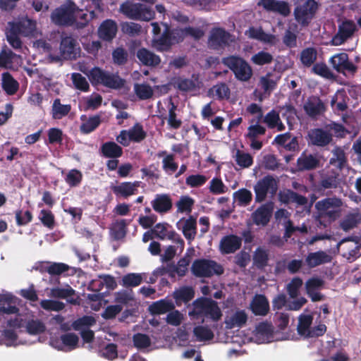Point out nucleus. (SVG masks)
<instances>
[{"label": "nucleus", "mask_w": 361, "mask_h": 361, "mask_svg": "<svg viewBox=\"0 0 361 361\" xmlns=\"http://www.w3.org/2000/svg\"><path fill=\"white\" fill-rule=\"evenodd\" d=\"M343 200L336 196L328 197L315 203V220L319 228H325L338 219L342 212Z\"/></svg>", "instance_id": "obj_1"}, {"label": "nucleus", "mask_w": 361, "mask_h": 361, "mask_svg": "<svg viewBox=\"0 0 361 361\" xmlns=\"http://www.w3.org/2000/svg\"><path fill=\"white\" fill-rule=\"evenodd\" d=\"M192 309L188 315L192 319H202L201 323L204 322V317H209L214 322H218L222 317L221 309L217 302L211 298L201 297L195 300L192 303Z\"/></svg>", "instance_id": "obj_2"}, {"label": "nucleus", "mask_w": 361, "mask_h": 361, "mask_svg": "<svg viewBox=\"0 0 361 361\" xmlns=\"http://www.w3.org/2000/svg\"><path fill=\"white\" fill-rule=\"evenodd\" d=\"M87 76L92 85H102L111 89H120L125 83L118 74L109 73L99 67L92 68Z\"/></svg>", "instance_id": "obj_3"}, {"label": "nucleus", "mask_w": 361, "mask_h": 361, "mask_svg": "<svg viewBox=\"0 0 361 361\" xmlns=\"http://www.w3.org/2000/svg\"><path fill=\"white\" fill-rule=\"evenodd\" d=\"M224 269L221 264L209 259H197L191 266L192 274L197 278H211L214 275L220 276Z\"/></svg>", "instance_id": "obj_4"}, {"label": "nucleus", "mask_w": 361, "mask_h": 361, "mask_svg": "<svg viewBox=\"0 0 361 361\" xmlns=\"http://www.w3.org/2000/svg\"><path fill=\"white\" fill-rule=\"evenodd\" d=\"M78 10V6L68 0L51 12V22L59 26H73L75 23V14Z\"/></svg>", "instance_id": "obj_5"}, {"label": "nucleus", "mask_w": 361, "mask_h": 361, "mask_svg": "<svg viewBox=\"0 0 361 361\" xmlns=\"http://www.w3.org/2000/svg\"><path fill=\"white\" fill-rule=\"evenodd\" d=\"M222 63L229 68L238 80L246 82L252 76L251 66L243 58L235 56L224 57Z\"/></svg>", "instance_id": "obj_6"}, {"label": "nucleus", "mask_w": 361, "mask_h": 361, "mask_svg": "<svg viewBox=\"0 0 361 361\" xmlns=\"http://www.w3.org/2000/svg\"><path fill=\"white\" fill-rule=\"evenodd\" d=\"M120 12L133 20L149 21L154 18V12L149 7L138 3L126 1L122 4Z\"/></svg>", "instance_id": "obj_7"}, {"label": "nucleus", "mask_w": 361, "mask_h": 361, "mask_svg": "<svg viewBox=\"0 0 361 361\" xmlns=\"http://www.w3.org/2000/svg\"><path fill=\"white\" fill-rule=\"evenodd\" d=\"M278 190V180L272 176L267 175L259 180L254 186L255 192V202H263L268 192L274 195Z\"/></svg>", "instance_id": "obj_8"}, {"label": "nucleus", "mask_w": 361, "mask_h": 361, "mask_svg": "<svg viewBox=\"0 0 361 361\" xmlns=\"http://www.w3.org/2000/svg\"><path fill=\"white\" fill-rule=\"evenodd\" d=\"M47 52L51 62H59L63 60H73L78 56L76 47H42Z\"/></svg>", "instance_id": "obj_9"}, {"label": "nucleus", "mask_w": 361, "mask_h": 361, "mask_svg": "<svg viewBox=\"0 0 361 361\" xmlns=\"http://www.w3.org/2000/svg\"><path fill=\"white\" fill-rule=\"evenodd\" d=\"M317 4L314 0H307L303 5L294 11L296 20L303 25H307L317 10Z\"/></svg>", "instance_id": "obj_10"}, {"label": "nucleus", "mask_w": 361, "mask_h": 361, "mask_svg": "<svg viewBox=\"0 0 361 361\" xmlns=\"http://www.w3.org/2000/svg\"><path fill=\"white\" fill-rule=\"evenodd\" d=\"M273 209V204L271 202L259 206L251 214L253 224L258 226H267L272 216Z\"/></svg>", "instance_id": "obj_11"}, {"label": "nucleus", "mask_w": 361, "mask_h": 361, "mask_svg": "<svg viewBox=\"0 0 361 361\" xmlns=\"http://www.w3.org/2000/svg\"><path fill=\"white\" fill-rule=\"evenodd\" d=\"M330 63L332 67L338 73H354L357 71L356 66L349 61L348 56L345 53L334 55L331 58Z\"/></svg>", "instance_id": "obj_12"}, {"label": "nucleus", "mask_w": 361, "mask_h": 361, "mask_svg": "<svg viewBox=\"0 0 361 361\" xmlns=\"http://www.w3.org/2000/svg\"><path fill=\"white\" fill-rule=\"evenodd\" d=\"M140 181H126L120 183L118 185H111L110 188L116 197L128 199L129 197L137 192V188L140 187Z\"/></svg>", "instance_id": "obj_13"}, {"label": "nucleus", "mask_w": 361, "mask_h": 361, "mask_svg": "<svg viewBox=\"0 0 361 361\" xmlns=\"http://www.w3.org/2000/svg\"><path fill=\"white\" fill-rule=\"evenodd\" d=\"M305 113L311 118H316L326 111L324 103L319 97H310L304 104Z\"/></svg>", "instance_id": "obj_14"}, {"label": "nucleus", "mask_w": 361, "mask_h": 361, "mask_svg": "<svg viewBox=\"0 0 361 361\" xmlns=\"http://www.w3.org/2000/svg\"><path fill=\"white\" fill-rule=\"evenodd\" d=\"M242 245V239L236 235H227L224 236L219 244V248L222 254L234 253Z\"/></svg>", "instance_id": "obj_15"}, {"label": "nucleus", "mask_w": 361, "mask_h": 361, "mask_svg": "<svg viewBox=\"0 0 361 361\" xmlns=\"http://www.w3.org/2000/svg\"><path fill=\"white\" fill-rule=\"evenodd\" d=\"M164 37L161 43L158 45H174L183 42L185 37L184 29L171 30L166 24H164Z\"/></svg>", "instance_id": "obj_16"}, {"label": "nucleus", "mask_w": 361, "mask_h": 361, "mask_svg": "<svg viewBox=\"0 0 361 361\" xmlns=\"http://www.w3.org/2000/svg\"><path fill=\"white\" fill-rule=\"evenodd\" d=\"M153 209L159 214L169 212L173 207L172 199L168 194H157L151 202Z\"/></svg>", "instance_id": "obj_17"}, {"label": "nucleus", "mask_w": 361, "mask_h": 361, "mask_svg": "<svg viewBox=\"0 0 361 361\" xmlns=\"http://www.w3.org/2000/svg\"><path fill=\"white\" fill-rule=\"evenodd\" d=\"M310 141L312 145L325 147L332 140L331 134L322 128H315L309 133Z\"/></svg>", "instance_id": "obj_18"}, {"label": "nucleus", "mask_w": 361, "mask_h": 361, "mask_svg": "<svg viewBox=\"0 0 361 361\" xmlns=\"http://www.w3.org/2000/svg\"><path fill=\"white\" fill-rule=\"evenodd\" d=\"M355 30L356 25L353 21H344L339 26L338 32L333 39L334 44L337 45L344 43L347 39L352 37Z\"/></svg>", "instance_id": "obj_19"}, {"label": "nucleus", "mask_w": 361, "mask_h": 361, "mask_svg": "<svg viewBox=\"0 0 361 361\" xmlns=\"http://www.w3.org/2000/svg\"><path fill=\"white\" fill-rule=\"evenodd\" d=\"M332 257L325 251L319 250L310 252L306 256L305 263L310 269L331 262Z\"/></svg>", "instance_id": "obj_20"}, {"label": "nucleus", "mask_w": 361, "mask_h": 361, "mask_svg": "<svg viewBox=\"0 0 361 361\" xmlns=\"http://www.w3.org/2000/svg\"><path fill=\"white\" fill-rule=\"evenodd\" d=\"M250 310L257 316H266L269 311V303L264 295H256L250 303Z\"/></svg>", "instance_id": "obj_21"}, {"label": "nucleus", "mask_w": 361, "mask_h": 361, "mask_svg": "<svg viewBox=\"0 0 361 361\" xmlns=\"http://www.w3.org/2000/svg\"><path fill=\"white\" fill-rule=\"evenodd\" d=\"M232 42V36L222 28H214L210 31L209 42L212 45H228Z\"/></svg>", "instance_id": "obj_22"}, {"label": "nucleus", "mask_w": 361, "mask_h": 361, "mask_svg": "<svg viewBox=\"0 0 361 361\" xmlns=\"http://www.w3.org/2000/svg\"><path fill=\"white\" fill-rule=\"evenodd\" d=\"M117 25L113 20H104L99 27L98 35L99 37L107 42H110L115 37L117 32Z\"/></svg>", "instance_id": "obj_23"}, {"label": "nucleus", "mask_w": 361, "mask_h": 361, "mask_svg": "<svg viewBox=\"0 0 361 361\" xmlns=\"http://www.w3.org/2000/svg\"><path fill=\"white\" fill-rule=\"evenodd\" d=\"M319 166V159L312 154L302 153L297 159V167L300 171L314 170Z\"/></svg>", "instance_id": "obj_24"}, {"label": "nucleus", "mask_w": 361, "mask_h": 361, "mask_svg": "<svg viewBox=\"0 0 361 361\" xmlns=\"http://www.w3.org/2000/svg\"><path fill=\"white\" fill-rule=\"evenodd\" d=\"M99 150L102 157L109 159H118L123 154V148L113 141L103 143Z\"/></svg>", "instance_id": "obj_25"}, {"label": "nucleus", "mask_w": 361, "mask_h": 361, "mask_svg": "<svg viewBox=\"0 0 361 361\" xmlns=\"http://www.w3.org/2000/svg\"><path fill=\"white\" fill-rule=\"evenodd\" d=\"M339 173L335 171L323 174L319 181L320 189H336L340 184Z\"/></svg>", "instance_id": "obj_26"}, {"label": "nucleus", "mask_w": 361, "mask_h": 361, "mask_svg": "<svg viewBox=\"0 0 361 361\" xmlns=\"http://www.w3.org/2000/svg\"><path fill=\"white\" fill-rule=\"evenodd\" d=\"M75 294V290L70 286L67 288H54L51 289V296L54 298L67 299V302L71 305H78V297L76 298H71Z\"/></svg>", "instance_id": "obj_27"}, {"label": "nucleus", "mask_w": 361, "mask_h": 361, "mask_svg": "<svg viewBox=\"0 0 361 361\" xmlns=\"http://www.w3.org/2000/svg\"><path fill=\"white\" fill-rule=\"evenodd\" d=\"M247 319V314L245 310H237L233 315L225 319L226 329L241 328L246 324Z\"/></svg>", "instance_id": "obj_28"}, {"label": "nucleus", "mask_w": 361, "mask_h": 361, "mask_svg": "<svg viewBox=\"0 0 361 361\" xmlns=\"http://www.w3.org/2000/svg\"><path fill=\"white\" fill-rule=\"evenodd\" d=\"M258 5L263 6V8L267 11L279 12L283 16H287L290 13V8L288 4L283 1L260 0Z\"/></svg>", "instance_id": "obj_29"}, {"label": "nucleus", "mask_w": 361, "mask_h": 361, "mask_svg": "<svg viewBox=\"0 0 361 361\" xmlns=\"http://www.w3.org/2000/svg\"><path fill=\"white\" fill-rule=\"evenodd\" d=\"M80 119L82 121L80 126V130L83 134H89L95 130L100 125L102 120L100 115H94L87 118L85 115H82Z\"/></svg>", "instance_id": "obj_30"}, {"label": "nucleus", "mask_w": 361, "mask_h": 361, "mask_svg": "<svg viewBox=\"0 0 361 361\" xmlns=\"http://www.w3.org/2000/svg\"><path fill=\"white\" fill-rule=\"evenodd\" d=\"M176 303L178 306L181 303H187L195 297V290L191 286H183L176 290L173 294Z\"/></svg>", "instance_id": "obj_31"}, {"label": "nucleus", "mask_w": 361, "mask_h": 361, "mask_svg": "<svg viewBox=\"0 0 361 361\" xmlns=\"http://www.w3.org/2000/svg\"><path fill=\"white\" fill-rule=\"evenodd\" d=\"M1 87L8 95H13L19 89V83L10 73L5 72L2 73Z\"/></svg>", "instance_id": "obj_32"}, {"label": "nucleus", "mask_w": 361, "mask_h": 361, "mask_svg": "<svg viewBox=\"0 0 361 361\" xmlns=\"http://www.w3.org/2000/svg\"><path fill=\"white\" fill-rule=\"evenodd\" d=\"M22 60L21 56L10 49H3L0 52V67L9 68L15 63H18Z\"/></svg>", "instance_id": "obj_33"}, {"label": "nucleus", "mask_w": 361, "mask_h": 361, "mask_svg": "<svg viewBox=\"0 0 361 361\" xmlns=\"http://www.w3.org/2000/svg\"><path fill=\"white\" fill-rule=\"evenodd\" d=\"M177 109L178 106L173 103L172 99H170L169 104V114L164 118L167 120L169 128L174 130L179 129L183 123L181 119L178 117L176 114Z\"/></svg>", "instance_id": "obj_34"}, {"label": "nucleus", "mask_w": 361, "mask_h": 361, "mask_svg": "<svg viewBox=\"0 0 361 361\" xmlns=\"http://www.w3.org/2000/svg\"><path fill=\"white\" fill-rule=\"evenodd\" d=\"M137 56L140 62L145 66H156L161 62V59L159 56L145 48L138 50Z\"/></svg>", "instance_id": "obj_35"}, {"label": "nucleus", "mask_w": 361, "mask_h": 361, "mask_svg": "<svg viewBox=\"0 0 361 361\" xmlns=\"http://www.w3.org/2000/svg\"><path fill=\"white\" fill-rule=\"evenodd\" d=\"M171 84L175 89L183 92H190L196 87L194 80L180 76L172 78Z\"/></svg>", "instance_id": "obj_36"}, {"label": "nucleus", "mask_w": 361, "mask_h": 361, "mask_svg": "<svg viewBox=\"0 0 361 361\" xmlns=\"http://www.w3.org/2000/svg\"><path fill=\"white\" fill-rule=\"evenodd\" d=\"M174 308L175 306L171 301L160 300L150 305L149 310L152 314H161L172 311Z\"/></svg>", "instance_id": "obj_37"}, {"label": "nucleus", "mask_w": 361, "mask_h": 361, "mask_svg": "<svg viewBox=\"0 0 361 361\" xmlns=\"http://www.w3.org/2000/svg\"><path fill=\"white\" fill-rule=\"evenodd\" d=\"M114 302L123 306H133L135 303L134 293L132 290H123L114 293Z\"/></svg>", "instance_id": "obj_38"}, {"label": "nucleus", "mask_w": 361, "mask_h": 361, "mask_svg": "<svg viewBox=\"0 0 361 361\" xmlns=\"http://www.w3.org/2000/svg\"><path fill=\"white\" fill-rule=\"evenodd\" d=\"M281 199L284 203H295L299 206H304L307 203L306 197L291 190L281 194Z\"/></svg>", "instance_id": "obj_39"}, {"label": "nucleus", "mask_w": 361, "mask_h": 361, "mask_svg": "<svg viewBox=\"0 0 361 361\" xmlns=\"http://www.w3.org/2000/svg\"><path fill=\"white\" fill-rule=\"evenodd\" d=\"M71 110V104H62L61 103V99L59 98H56L54 100L52 104V118L57 120L61 119L66 116L70 113Z\"/></svg>", "instance_id": "obj_40"}, {"label": "nucleus", "mask_w": 361, "mask_h": 361, "mask_svg": "<svg viewBox=\"0 0 361 361\" xmlns=\"http://www.w3.org/2000/svg\"><path fill=\"white\" fill-rule=\"evenodd\" d=\"M128 222L126 219H120L112 224L111 231L115 240H121L127 234Z\"/></svg>", "instance_id": "obj_41"}, {"label": "nucleus", "mask_w": 361, "mask_h": 361, "mask_svg": "<svg viewBox=\"0 0 361 361\" xmlns=\"http://www.w3.org/2000/svg\"><path fill=\"white\" fill-rule=\"evenodd\" d=\"M16 29L23 36L32 35L36 28V23L29 18H22L17 23H14Z\"/></svg>", "instance_id": "obj_42"}, {"label": "nucleus", "mask_w": 361, "mask_h": 361, "mask_svg": "<svg viewBox=\"0 0 361 361\" xmlns=\"http://www.w3.org/2000/svg\"><path fill=\"white\" fill-rule=\"evenodd\" d=\"M269 259L267 250L259 247L254 252L253 263L257 269H262L265 268L268 265Z\"/></svg>", "instance_id": "obj_43"}, {"label": "nucleus", "mask_w": 361, "mask_h": 361, "mask_svg": "<svg viewBox=\"0 0 361 361\" xmlns=\"http://www.w3.org/2000/svg\"><path fill=\"white\" fill-rule=\"evenodd\" d=\"M233 197L238 205L241 207L249 205L252 200V192L246 188H240L235 191L233 192Z\"/></svg>", "instance_id": "obj_44"}, {"label": "nucleus", "mask_w": 361, "mask_h": 361, "mask_svg": "<svg viewBox=\"0 0 361 361\" xmlns=\"http://www.w3.org/2000/svg\"><path fill=\"white\" fill-rule=\"evenodd\" d=\"M317 51L312 47H307L300 54L301 63L306 67L311 66L317 59Z\"/></svg>", "instance_id": "obj_45"}, {"label": "nucleus", "mask_w": 361, "mask_h": 361, "mask_svg": "<svg viewBox=\"0 0 361 361\" xmlns=\"http://www.w3.org/2000/svg\"><path fill=\"white\" fill-rule=\"evenodd\" d=\"M128 132L129 139L134 142H140L147 136V133L140 123H136Z\"/></svg>", "instance_id": "obj_46"}, {"label": "nucleus", "mask_w": 361, "mask_h": 361, "mask_svg": "<svg viewBox=\"0 0 361 361\" xmlns=\"http://www.w3.org/2000/svg\"><path fill=\"white\" fill-rule=\"evenodd\" d=\"M313 321V316L311 314H301L298 318V324L297 327L300 335L307 336L310 330V326Z\"/></svg>", "instance_id": "obj_47"}, {"label": "nucleus", "mask_w": 361, "mask_h": 361, "mask_svg": "<svg viewBox=\"0 0 361 361\" xmlns=\"http://www.w3.org/2000/svg\"><path fill=\"white\" fill-rule=\"evenodd\" d=\"M193 334L197 341H207L214 338L213 331L209 327L202 325L194 327Z\"/></svg>", "instance_id": "obj_48"}, {"label": "nucleus", "mask_w": 361, "mask_h": 361, "mask_svg": "<svg viewBox=\"0 0 361 361\" xmlns=\"http://www.w3.org/2000/svg\"><path fill=\"white\" fill-rule=\"evenodd\" d=\"M134 91L137 97L141 100L150 99L153 96V90L147 84H135Z\"/></svg>", "instance_id": "obj_49"}, {"label": "nucleus", "mask_w": 361, "mask_h": 361, "mask_svg": "<svg viewBox=\"0 0 361 361\" xmlns=\"http://www.w3.org/2000/svg\"><path fill=\"white\" fill-rule=\"evenodd\" d=\"M302 280L300 277H294L286 286V290L291 298H296L302 286Z\"/></svg>", "instance_id": "obj_50"}, {"label": "nucleus", "mask_w": 361, "mask_h": 361, "mask_svg": "<svg viewBox=\"0 0 361 361\" xmlns=\"http://www.w3.org/2000/svg\"><path fill=\"white\" fill-rule=\"evenodd\" d=\"M196 219L191 216L185 221L183 233L187 239H193L195 238L196 235Z\"/></svg>", "instance_id": "obj_51"}, {"label": "nucleus", "mask_w": 361, "mask_h": 361, "mask_svg": "<svg viewBox=\"0 0 361 361\" xmlns=\"http://www.w3.org/2000/svg\"><path fill=\"white\" fill-rule=\"evenodd\" d=\"M46 330L45 325L39 319H31L27 322L26 331L30 335H38Z\"/></svg>", "instance_id": "obj_52"}, {"label": "nucleus", "mask_w": 361, "mask_h": 361, "mask_svg": "<svg viewBox=\"0 0 361 361\" xmlns=\"http://www.w3.org/2000/svg\"><path fill=\"white\" fill-rule=\"evenodd\" d=\"M274 60V56L269 52L260 51L254 54L252 58V62L257 66H263L271 63Z\"/></svg>", "instance_id": "obj_53"}, {"label": "nucleus", "mask_w": 361, "mask_h": 361, "mask_svg": "<svg viewBox=\"0 0 361 361\" xmlns=\"http://www.w3.org/2000/svg\"><path fill=\"white\" fill-rule=\"evenodd\" d=\"M121 30L123 33L130 37H135L142 32V26L135 23L126 22L121 24Z\"/></svg>", "instance_id": "obj_54"}, {"label": "nucleus", "mask_w": 361, "mask_h": 361, "mask_svg": "<svg viewBox=\"0 0 361 361\" xmlns=\"http://www.w3.org/2000/svg\"><path fill=\"white\" fill-rule=\"evenodd\" d=\"M195 200L190 196H182L176 202L178 212L180 213H190L194 205Z\"/></svg>", "instance_id": "obj_55"}, {"label": "nucleus", "mask_w": 361, "mask_h": 361, "mask_svg": "<svg viewBox=\"0 0 361 361\" xmlns=\"http://www.w3.org/2000/svg\"><path fill=\"white\" fill-rule=\"evenodd\" d=\"M360 220L358 214H350L341 221V227L345 231H348L357 226Z\"/></svg>", "instance_id": "obj_56"}, {"label": "nucleus", "mask_w": 361, "mask_h": 361, "mask_svg": "<svg viewBox=\"0 0 361 361\" xmlns=\"http://www.w3.org/2000/svg\"><path fill=\"white\" fill-rule=\"evenodd\" d=\"M235 161L241 168H249L253 164V158L249 153L237 150L235 154Z\"/></svg>", "instance_id": "obj_57"}, {"label": "nucleus", "mask_w": 361, "mask_h": 361, "mask_svg": "<svg viewBox=\"0 0 361 361\" xmlns=\"http://www.w3.org/2000/svg\"><path fill=\"white\" fill-rule=\"evenodd\" d=\"M71 79L75 87L82 92H88L90 85L86 78L79 73H73Z\"/></svg>", "instance_id": "obj_58"}, {"label": "nucleus", "mask_w": 361, "mask_h": 361, "mask_svg": "<svg viewBox=\"0 0 361 361\" xmlns=\"http://www.w3.org/2000/svg\"><path fill=\"white\" fill-rule=\"evenodd\" d=\"M39 219L42 224L49 229H53L55 226V216L50 210L42 209L39 213Z\"/></svg>", "instance_id": "obj_59"}, {"label": "nucleus", "mask_w": 361, "mask_h": 361, "mask_svg": "<svg viewBox=\"0 0 361 361\" xmlns=\"http://www.w3.org/2000/svg\"><path fill=\"white\" fill-rule=\"evenodd\" d=\"M95 323V319L91 316H83L76 320L72 324L71 326L73 329L75 331L84 330L85 327H90Z\"/></svg>", "instance_id": "obj_60"}, {"label": "nucleus", "mask_w": 361, "mask_h": 361, "mask_svg": "<svg viewBox=\"0 0 361 361\" xmlns=\"http://www.w3.org/2000/svg\"><path fill=\"white\" fill-rule=\"evenodd\" d=\"M60 340L63 345L68 347L70 350H73L78 347L79 338L74 333H67L62 334Z\"/></svg>", "instance_id": "obj_61"}, {"label": "nucleus", "mask_w": 361, "mask_h": 361, "mask_svg": "<svg viewBox=\"0 0 361 361\" xmlns=\"http://www.w3.org/2000/svg\"><path fill=\"white\" fill-rule=\"evenodd\" d=\"M82 180V174L78 169H71L69 171L65 180L70 187L78 186Z\"/></svg>", "instance_id": "obj_62"}, {"label": "nucleus", "mask_w": 361, "mask_h": 361, "mask_svg": "<svg viewBox=\"0 0 361 361\" xmlns=\"http://www.w3.org/2000/svg\"><path fill=\"white\" fill-rule=\"evenodd\" d=\"M212 90L214 92V96L219 100L228 99L230 97V89L225 82L216 84Z\"/></svg>", "instance_id": "obj_63"}, {"label": "nucleus", "mask_w": 361, "mask_h": 361, "mask_svg": "<svg viewBox=\"0 0 361 361\" xmlns=\"http://www.w3.org/2000/svg\"><path fill=\"white\" fill-rule=\"evenodd\" d=\"M128 52L122 47H117L112 52L113 61L118 66L124 65L128 61Z\"/></svg>", "instance_id": "obj_64"}]
</instances>
